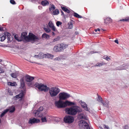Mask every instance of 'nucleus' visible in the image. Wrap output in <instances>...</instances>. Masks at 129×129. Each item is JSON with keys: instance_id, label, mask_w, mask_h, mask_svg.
<instances>
[{"instance_id": "nucleus-1", "label": "nucleus", "mask_w": 129, "mask_h": 129, "mask_svg": "<svg viewBox=\"0 0 129 129\" xmlns=\"http://www.w3.org/2000/svg\"><path fill=\"white\" fill-rule=\"evenodd\" d=\"M27 33L26 31L22 32L21 34V37L22 39H24L27 42L33 41V43L34 42L38 41L40 39L39 38L32 33H29V36H27Z\"/></svg>"}, {"instance_id": "nucleus-2", "label": "nucleus", "mask_w": 129, "mask_h": 129, "mask_svg": "<svg viewBox=\"0 0 129 129\" xmlns=\"http://www.w3.org/2000/svg\"><path fill=\"white\" fill-rule=\"evenodd\" d=\"M54 104L55 106L58 108H65L67 106L74 105L75 103L68 100L64 102L59 99L58 101H55Z\"/></svg>"}, {"instance_id": "nucleus-3", "label": "nucleus", "mask_w": 129, "mask_h": 129, "mask_svg": "<svg viewBox=\"0 0 129 129\" xmlns=\"http://www.w3.org/2000/svg\"><path fill=\"white\" fill-rule=\"evenodd\" d=\"M82 111V110L80 107L77 106H73L69 108H67L65 110V111L67 114L73 116L76 115L78 113L81 112Z\"/></svg>"}, {"instance_id": "nucleus-4", "label": "nucleus", "mask_w": 129, "mask_h": 129, "mask_svg": "<svg viewBox=\"0 0 129 129\" xmlns=\"http://www.w3.org/2000/svg\"><path fill=\"white\" fill-rule=\"evenodd\" d=\"M68 45L65 44H59L55 46L54 48V51L56 52H60L62 51L67 48Z\"/></svg>"}, {"instance_id": "nucleus-5", "label": "nucleus", "mask_w": 129, "mask_h": 129, "mask_svg": "<svg viewBox=\"0 0 129 129\" xmlns=\"http://www.w3.org/2000/svg\"><path fill=\"white\" fill-rule=\"evenodd\" d=\"M35 86L41 91L47 92L49 89V88L46 85H44V84L42 83H36L35 85Z\"/></svg>"}, {"instance_id": "nucleus-6", "label": "nucleus", "mask_w": 129, "mask_h": 129, "mask_svg": "<svg viewBox=\"0 0 129 129\" xmlns=\"http://www.w3.org/2000/svg\"><path fill=\"white\" fill-rule=\"evenodd\" d=\"M60 91L59 89L56 87H53L49 90V93L52 97L55 96Z\"/></svg>"}, {"instance_id": "nucleus-7", "label": "nucleus", "mask_w": 129, "mask_h": 129, "mask_svg": "<svg viewBox=\"0 0 129 129\" xmlns=\"http://www.w3.org/2000/svg\"><path fill=\"white\" fill-rule=\"evenodd\" d=\"M74 120V117L69 115H66L63 118L64 122L65 123L68 124H70L72 123Z\"/></svg>"}, {"instance_id": "nucleus-8", "label": "nucleus", "mask_w": 129, "mask_h": 129, "mask_svg": "<svg viewBox=\"0 0 129 129\" xmlns=\"http://www.w3.org/2000/svg\"><path fill=\"white\" fill-rule=\"evenodd\" d=\"M59 96V99L62 101L66 100L70 97V94L64 92L60 93Z\"/></svg>"}, {"instance_id": "nucleus-9", "label": "nucleus", "mask_w": 129, "mask_h": 129, "mask_svg": "<svg viewBox=\"0 0 129 129\" xmlns=\"http://www.w3.org/2000/svg\"><path fill=\"white\" fill-rule=\"evenodd\" d=\"M80 123V126H81V129H90L89 124L85 121L81 120Z\"/></svg>"}, {"instance_id": "nucleus-10", "label": "nucleus", "mask_w": 129, "mask_h": 129, "mask_svg": "<svg viewBox=\"0 0 129 129\" xmlns=\"http://www.w3.org/2000/svg\"><path fill=\"white\" fill-rule=\"evenodd\" d=\"M43 109V107H40L37 110L35 111L34 113L35 114V117H37L40 116L39 115L40 113L42 111Z\"/></svg>"}, {"instance_id": "nucleus-11", "label": "nucleus", "mask_w": 129, "mask_h": 129, "mask_svg": "<svg viewBox=\"0 0 129 129\" xmlns=\"http://www.w3.org/2000/svg\"><path fill=\"white\" fill-rule=\"evenodd\" d=\"M25 78L26 81L27 82H30V85H31L32 84L30 82L34 79V77L28 75H27L25 76Z\"/></svg>"}, {"instance_id": "nucleus-12", "label": "nucleus", "mask_w": 129, "mask_h": 129, "mask_svg": "<svg viewBox=\"0 0 129 129\" xmlns=\"http://www.w3.org/2000/svg\"><path fill=\"white\" fill-rule=\"evenodd\" d=\"M40 122V120L38 119L34 118L33 119H30L29 122V123L32 124L35 123H38Z\"/></svg>"}, {"instance_id": "nucleus-13", "label": "nucleus", "mask_w": 129, "mask_h": 129, "mask_svg": "<svg viewBox=\"0 0 129 129\" xmlns=\"http://www.w3.org/2000/svg\"><path fill=\"white\" fill-rule=\"evenodd\" d=\"M45 54L41 52H40L38 55H35L34 57L36 58L41 59L45 57Z\"/></svg>"}, {"instance_id": "nucleus-14", "label": "nucleus", "mask_w": 129, "mask_h": 129, "mask_svg": "<svg viewBox=\"0 0 129 129\" xmlns=\"http://www.w3.org/2000/svg\"><path fill=\"white\" fill-rule=\"evenodd\" d=\"M81 101V104L82 107L86 111H89L88 109L87 106V105L86 103L84 102H82V101Z\"/></svg>"}, {"instance_id": "nucleus-15", "label": "nucleus", "mask_w": 129, "mask_h": 129, "mask_svg": "<svg viewBox=\"0 0 129 129\" xmlns=\"http://www.w3.org/2000/svg\"><path fill=\"white\" fill-rule=\"evenodd\" d=\"M26 91V90L25 88L23 90H21V93L18 94L19 95L20 98L22 99L23 98L25 95V93Z\"/></svg>"}, {"instance_id": "nucleus-16", "label": "nucleus", "mask_w": 129, "mask_h": 129, "mask_svg": "<svg viewBox=\"0 0 129 129\" xmlns=\"http://www.w3.org/2000/svg\"><path fill=\"white\" fill-rule=\"evenodd\" d=\"M20 82L21 87L22 88H23V90L24 88H25L24 87L25 84L24 82V79L22 78L20 79Z\"/></svg>"}, {"instance_id": "nucleus-17", "label": "nucleus", "mask_w": 129, "mask_h": 129, "mask_svg": "<svg viewBox=\"0 0 129 129\" xmlns=\"http://www.w3.org/2000/svg\"><path fill=\"white\" fill-rule=\"evenodd\" d=\"M9 109H7L4 110L3 112H2L1 114V117H3L9 111Z\"/></svg>"}, {"instance_id": "nucleus-18", "label": "nucleus", "mask_w": 129, "mask_h": 129, "mask_svg": "<svg viewBox=\"0 0 129 129\" xmlns=\"http://www.w3.org/2000/svg\"><path fill=\"white\" fill-rule=\"evenodd\" d=\"M9 109V111L10 113H13L15 110V107L13 106H12L11 107L8 109Z\"/></svg>"}, {"instance_id": "nucleus-19", "label": "nucleus", "mask_w": 129, "mask_h": 129, "mask_svg": "<svg viewBox=\"0 0 129 129\" xmlns=\"http://www.w3.org/2000/svg\"><path fill=\"white\" fill-rule=\"evenodd\" d=\"M49 4V2L46 0L42 1L41 2V5L43 6L47 5Z\"/></svg>"}, {"instance_id": "nucleus-20", "label": "nucleus", "mask_w": 129, "mask_h": 129, "mask_svg": "<svg viewBox=\"0 0 129 129\" xmlns=\"http://www.w3.org/2000/svg\"><path fill=\"white\" fill-rule=\"evenodd\" d=\"M61 8L65 12H67L68 13H70V11L67 8L64 7H61Z\"/></svg>"}, {"instance_id": "nucleus-21", "label": "nucleus", "mask_w": 129, "mask_h": 129, "mask_svg": "<svg viewBox=\"0 0 129 129\" xmlns=\"http://www.w3.org/2000/svg\"><path fill=\"white\" fill-rule=\"evenodd\" d=\"M112 19L110 17H107L106 19H105V23H109L112 22Z\"/></svg>"}, {"instance_id": "nucleus-22", "label": "nucleus", "mask_w": 129, "mask_h": 129, "mask_svg": "<svg viewBox=\"0 0 129 129\" xmlns=\"http://www.w3.org/2000/svg\"><path fill=\"white\" fill-rule=\"evenodd\" d=\"M123 65H124V64H123L122 66H120L117 67L115 69V70H122L125 69V66H123Z\"/></svg>"}, {"instance_id": "nucleus-23", "label": "nucleus", "mask_w": 129, "mask_h": 129, "mask_svg": "<svg viewBox=\"0 0 129 129\" xmlns=\"http://www.w3.org/2000/svg\"><path fill=\"white\" fill-rule=\"evenodd\" d=\"M96 100L98 102L101 103L103 105H104L105 104L103 102V101L102 98L100 96H98V97L97 98Z\"/></svg>"}, {"instance_id": "nucleus-24", "label": "nucleus", "mask_w": 129, "mask_h": 129, "mask_svg": "<svg viewBox=\"0 0 129 129\" xmlns=\"http://www.w3.org/2000/svg\"><path fill=\"white\" fill-rule=\"evenodd\" d=\"M45 56H44L45 57L48 58H52L54 56L52 54H45Z\"/></svg>"}, {"instance_id": "nucleus-25", "label": "nucleus", "mask_w": 129, "mask_h": 129, "mask_svg": "<svg viewBox=\"0 0 129 129\" xmlns=\"http://www.w3.org/2000/svg\"><path fill=\"white\" fill-rule=\"evenodd\" d=\"M14 38L18 42H21L22 41L21 38H18V36L17 35H15L14 36Z\"/></svg>"}, {"instance_id": "nucleus-26", "label": "nucleus", "mask_w": 129, "mask_h": 129, "mask_svg": "<svg viewBox=\"0 0 129 129\" xmlns=\"http://www.w3.org/2000/svg\"><path fill=\"white\" fill-rule=\"evenodd\" d=\"M42 38H44L46 39L49 38L50 37L49 35L45 33L43 34L42 36Z\"/></svg>"}, {"instance_id": "nucleus-27", "label": "nucleus", "mask_w": 129, "mask_h": 129, "mask_svg": "<svg viewBox=\"0 0 129 129\" xmlns=\"http://www.w3.org/2000/svg\"><path fill=\"white\" fill-rule=\"evenodd\" d=\"M73 15L74 17L78 18H82V17L81 16L79 15L78 14L74 12Z\"/></svg>"}, {"instance_id": "nucleus-28", "label": "nucleus", "mask_w": 129, "mask_h": 129, "mask_svg": "<svg viewBox=\"0 0 129 129\" xmlns=\"http://www.w3.org/2000/svg\"><path fill=\"white\" fill-rule=\"evenodd\" d=\"M59 12L58 9H56L53 11L52 13L54 15H57L59 14Z\"/></svg>"}, {"instance_id": "nucleus-29", "label": "nucleus", "mask_w": 129, "mask_h": 129, "mask_svg": "<svg viewBox=\"0 0 129 129\" xmlns=\"http://www.w3.org/2000/svg\"><path fill=\"white\" fill-rule=\"evenodd\" d=\"M105 101L106 106L108 108H110L111 107L109 106V102L106 99L105 100Z\"/></svg>"}, {"instance_id": "nucleus-30", "label": "nucleus", "mask_w": 129, "mask_h": 129, "mask_svg": "<svg viewBox=\"0 0 129 129\" xmlns=\"http://www.w3.org/2000/svg\"><path fill=\"white\" fill-rule=\"evenodd\" d=\"M120 21H123L128 22H129V17H126L124 19H123L120 20Z\"/></svg>"}, {"instance_id": "nucleus-31", "label": "nucleus", "mask_w": 129, "mask_h": 129, "mask_svg": "<svg viewBox=\"0 0 129 129\" xmlns=\"http://www.w3.org/2000/svg\"><path fill=\"white\" fill-rule=\"evenodd\" d=\"M17 72L14 73H12L11 74V76L13 78H16L17 76Z\"/></svg>"}, {"instance_id": "nucleus-32", "label": "nucleus", "mask_w": 129, "mask_h": 129, "mask_svg": "<svg viewBox=\"0 0 129 129\" xmlns=\"http://www.w3.org/2000/svg\"><path fill=\"white\" fill-rule=\"evenodd\" d=\"M69 25V26H68V28L70 29H72L73 27V23L71 22L70 23H68Z\"/></svg>"}, {"instance_id": "nucleus-33", "label": "nucleus", "mask_w": 129, "mask_h": 129, "mask_svg": "<svg viewBox=\"0 0 129 129\" xmlns=\"http://www.w3.org/2000/svg\"><path fill=\"white\" fill-rule=\"evenodd\" d=\"M4 35L6 37L7 36V38L10 37V34L7 32H5L4 33Z\"/></svg>"}, {"instance_id": "nucleus-34", "label": "nucleus", "mask_w": 129, "mask_h": 129, "mask_svg": "<svg viewBox=\"0 0 129 129\" xmlns=\"http://www.w3.org/2000/svg\"><path fill=\"white\" fill-rule=\"evenodd\" d=\"M15 83L16 82H14L13 83L11 82H8V85L11 86H15Z\"/></svg>"}, {"instance_id": "nucleus-35", "label": "nucleus", "mask_w": 129, "mask_h": 129, "mask_svg": "<svg viewBox=\"0 0 129 129\" xmlns=\"http://www.w3.org/2000/svg\"><path fill=\"white\" fill-rule=\"evenodd\" d=\"M55 9V8L54 5L53 4H52L51 7L49 8V10L50 11L51 10L53 11Z\"/></svg>"}, {"instance_id": "nucleus-36", "label": "nucleus", "mask_w": 129, "mask_h": 129, "mask_svg": "<svg viewBox=\"0 0 129 129\" xmlns=\"http://www.w3.org/2000/svg\"><path fill=\"white\" fill-rule=\"evenodd\" d=\"M79 117L80 119H85V116H84L83 114L82 113H80L79 115Z\"/></svg>"}, {"instance_id": "nucleus-37", "label": "nucleus", "mask_w": 129, "mask_h": 129, "mask_svg": "<svg viewBox=\"0 0 129 129\" xmlns=\"http://www.w3.org/2000/svg\"><path fill=\"white\" fill-rule=\"evenodd\" d=\"M44 29L46 32L47 33L51 31L50 29L49 28H48V27L47 28H44Z\"/></svg>"}, {"instance_id": "nucleus-38", "label": "nucleus", "mask_w": 129, "mask_h": 129, "mask_svg": "<svg viewBox=\"0 0 129 129\" xmlns=\"http://www.w3.org/2000/svg\"><path fill=\"white\" fill-rule=\"evenodd\" d=\"M1 41L3 42L6 39V37L4 35H3L2 36H1Z\"/></svg>"}, {"instance_id": "nucleus-39", "label": "nucleus", "mask_w": 129, "mask_h": 129, "mask_svg": "<svg viewBox=\"0 0 129 129\" xmlns=\"http://www.w3.org/2000/svg\"><path fill=\"white\" fill-rule=\"evenodd\" d=\"M48 25L50 28L54 26V25L53 22L51 21H49L48 23Z\"/></svg>"}, {"instance_id": "nucleus-40", "label": "nucleus", "mask_w": 129, "mask_h": 129, "mask_svg": "<svg viewBox=\"0 0 129 129\" xmlns=\"http://www.w3.org/2000/svg\"><path fill=\"white\" fill-rule=\"evenodd\" d=\"M41 120L42 122H47L46 118L45 117H42L41 118Z\"/></svg>"}, {"instance_id": "nucleus-41", "label": "nucleus", "mask_w": 129, "mask_h": 129, "mask_svg": "<svg viewBox=\"0 0 129 129\" xmlns=\"http://www.w3.org/2000/svg\"><path fill=\"white\" fill-rule=\"evenodd\" d=\"M62 24V22L60 21H57L56 22V24L57 26H59L60 25H61Z\"/></svg>"}, {"instance_id": "nucleus-42", "label": "nucleus", "mask_w": 129, "mask_h": 129, "mask_svg": "<svg viewBox=\"0 0 129 129\" xmlns=\"http://www.w3.org/2000/svg\"><path fill=\"white\" fill-rule=\"evenodd\" d=\"M104 65V64H103V63H98L95 65V66L100 67Z\"/></svg>"}, {"instance_id": "nucleus-43", "label": "nucleus", "mask_w": 129, "mask_h": 129, "mask_svg": "<svg viewBox=\"0 0 129 129\" xmlns=\"http://www.w3.org/2000/svg\"><path fill=\"white\" fill-rule=\"evenodd\" d=\"M10 2L11 4L13 5H15L16 4L15 1L14 0H10Z\"/></svg>"}, {"instance_id": "nucleus-44", "label": "nucleus", "mask_w": 129, "mask_h": 129, "mask_svg": "<svg viewBox=\"0 0 129 129\" xmlns=\"http://www.w3.org/2000/svg\"><path fill=\"white\" fill-rule=\"evenodd\" d=\"M8 39V43H9V42H11L13 40V38H11L10 37H9L8 38H7Z\"/></svg>"}, {"instance_id": "nucleus-45", "label": "nucleus", "mask_w": 129, "mask_h": 129, "mask_svg": "<svg viewBox=\"0 0 129 129\" xmlns=\"http://www.w3.org/2000/svg\"><path fill=\"white\" fill-rule=\"evenodd\" d=\"M61 15H62L63 17L65 19L66 18V15H65L64 14L63 12L61 10Z\"/></svg>"}, {"instance_id": "nucleus-46", "label": "nucleus", "mask_w": 129, "mask_h": 129, "mask_svg": "<svg viewBox=\"0 0 129 129\" xmlns=\"http://www.w3.org/2000/svg\"><path fill=\"white\" fill-rule=\"evenodd\" d=\"M106 57H105V60H107L108 61H109L111 60L110 58L108 56L106 55Z\"/></svg>"}, {"instance_id": "nucleus-47", "label": "nucleus", "mask_w": 129, "mask_h": 129, "mask_svg": "<svg viewBox=\"0 0 129 129\" xmlns=\"http://www.w3.org/2000/svg\"><path fill=\"white\" fill-rule=\"evenodd\" d=\"M51 28L53 31H55L56 30L55 27L54 26H53Z\"/></svg>"}, {"instance_id": "nucleus-48", "label": "nucleus", "mask_w": 129, "mask_h": 129, "mask_svg": "<svg viewBox=\"0 0 129 129\" xmlns=\"http://www.w3.org/2000/svg\"><path fill=\"white\" fill-rule=\"evenodd\" d=\"M124 129H129V126L128 125L126 124L124 126Z\"/></svg>"}, {"instance_id": "nucleus-49", "label": "nucleus", "mask_w": 129, "mask_h": 129, "mask_svg": "<svg viewBox=\"0 0 129 129\" xmlns=\"http://www.w3.org/2000/svg\"><path fill=\"white\" fill-rule=\"evenodd\" d=\"M59 39V37H58L54 39H53V42H55L56 41H58Z\"/></svg>"}, {"instance_id": "nucleus-50", "label": "nucleus", "mask_w": 129, "mask_h": 129, "mask_svg": "<svg viewBox=\"0 0 129 129\" xmlns=\"http://www.w3.org/2000/svg\"><path fill=\"white\" fill-rule=\"evenodd\" d=\"M4 72V70L0 67V73H2Z\"/></svg>"}, {"instance_id": "nucleus-51", "label": "nucleus", "mask_w": 129, "mask_h": 129, "mask_svg": "<svg viewBox=\"0 0 129 129\" xmlns=\"http://www.w3.org/2000/svg\"><path fill=\"white\" fill-rule=\"evenodd\" d=\"M5 27H3L1 26H0V31H4V28H5Z\"/></svg>"}, {"instance_id": "nucleus-52", "label": "nucleus", "mask_w": 129, "mask_h": 129, "mask_svg": "<svg viewBox=\"0 0 129 129\" xmlns=\"http://www.w3.org/2000/svg\"><path fill=\"white\" fill-rule=\"evenodd\" d=\"M99 52L98 51H90V53L91 54L93 53H98Z\"/></svg>"}, {"instance_id": "nucleus-53", "label": "nucleus", "mask_w": 129, "mask_h": 129, "mask_svg": "<svg viewBox=\"0 0 129 129\" xmlns=\"http://www.w3.org/2000/svg\"><path fill=\"white\" fill-rule=\"evenodd\" d=\"M19 95L17 94L15 96V97L16 98V99H18V98H20L19 97Z\"/></svg>"}, {"instance_id": "nucleus-54", "label": "nucleus", "mask_w": 129, "mask_h": 129, "mask_svg": "<svg viewBox=\"0 0 129 129\" xmlns=\"http://www.w3.org/2000/svg\"><path fill=\"white\" fill-rule=\"evenodd\" d=\"M105 129H112L111 128H110V127H109L108 125H105Z\"/></svg>"}, {"instance_id": "nucleus-55", "label": "nucleus", "mask_w": 129, "mask_h": 129, "mask_svg": "<svg viewBox=\"0 0 129 129\" xmlns=\"http://www.w3.org/2000/svg\"><path fill=\"white\" fill-rule=\"evenodd\" d=\"M31 2H35L38 1V0H29Z\"/></svg>"}, {"instance_id": "nucleus-56", "label": "nucleus", "mask_w": 129, "mask_h": 129, "mask_svg": "<svg viewBox=\"0 0 129 129\" xmlns=\"http://www.w3.org/2000/svg\"><path fill=\"white\" fill-rule=\"evenodd\" d=\"M114 42L117 44H118V40H115L114 41Z\"/></svg>"}, {"instance_id": "nucleus-57", "label": "nucleus", "mask_w": 129, "mask_h": 129, "mask_svg": "<svg viewBox=\"0 0 129 129\" xmlns=\"http://www.w3.org/2000/svg\"><path fill=\"white\" fill-rule=\"evenodd\" d=\"M94 31H95V32H97V31H100V29L99 28H98L97 29H95L94 30Z\"/></svg>"}, {"instance_id": "nucleus-58", "label": "nucleus", "mask_w": 129, "mask_h": 129, "mask_svg": "<svg viewBox=\"0 0 129 129\" xmlns=\"http://www.w3.org/2000/svg\"><path fill=\"white\" fill-rule=\"evenodd\" d=\"M60 58H59L56 57L55 58V60H59Z\"/></svg>"}, {"instance_id": "nucleus-59", "label": "nucleus", "mask_w": 129, "mask_h": 129, "mask_svg": "<svg viewBox=\"0 0 129 129\" xmlns=\"http://www.w3.org/2000/svg\"><path fill=\"white\" fill-rule=\"evenodd\" d=\"M52 35L53 36H54L55 35V34L53 32H52Z\"/></svg>"}, {"instance_id": "nucleus-60", "label": "nucleus", "mask_w": 129, "mask_h": 129, "mask_svg": "<svg viewBox=\"0 0 129 129\" xmlns=\"http://www.w3.org/2000/svg\"><path fill=\"white\" fill-rule=\"evenodd\" d=\"M99 129H103V128L102 127H100Z\"/></svg>"}, {"instance_id": "nucleus-61", "label": "nucleus", "mask_w": 129, "mask_h": 129, "mask_svg": "<svg viewBox=\"0 0 129 129\" xmlns=\"http://www.w3.org/2000/svg\"><path fill=\"white\" fill-rule=\"evenodd\" d=\"M78 32H75V34H78Z\"/></svg>"}, {"instance_id": "nucleus-62", "label": "nucleus", "mask_w": 129, "mask_h": 129, "mask_svg": "<svg viewBox=\"0 0 129 129\" xmlns=\"http://www.w3.org/2000/svg\"><path fill=\"white\" fill-rule=\"evenodd\" d=\"M2 61V60L1 59H0V62H1Z\"/></svg>"}, {"instance_id": "nucleus-63", "label": "nucleus", "mask_w": 129, "mask_h": 129, "mask_svg": "<svg viewBox=\"0 0 129 129\" xmlns=\"http://www.w3.org/2000/svg\"><path fill=\"white\" fill-rule=\"evenodd\" d=\"M31 62L32 63H35V62Z\"/></svg>"}, {"instance_id": "nucleus-64", "label": "nucleus", "mask_w": 129, "mask_h": 129, "mask_svg": "<svg viewBox=\"0 0 129 129\" xmlns=\"http://www.w3.org/2000/svg\"><path fill=\"white\" fill-rule=\"evenodd\" d=\"M40 6H39V7H38V8H39V9H40Z\"/></svg>"}]
</instances>
